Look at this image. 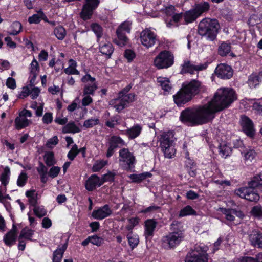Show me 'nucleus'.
Instances as JSON below:
<instances>
[{
  "instance_id": "58836bf2",
  "label": "nucleus",
  "mask_w": 262,
  "mask_h": 262,
  "mask_svg": "<svg viewBox=\"0 0 262 262\" xmlns=\"http://www.w3.org/2000/svg\"><path fill=\"white\" fill-rule=\"evenodd\" d=\"M231 147L226 143L223 142L220 144L219 146V152L222 157L226 158L231 154Z\"/></svg>"
},
{
  "instance_id": "f03ea898",
  "label": "nucleus",
  "mask_w": 262,
  "mask_h": 262,
  "mask_svg": "<svg viewBox=\"0 0 262 262\" xmlns=\"http://www.w3.org/2000/svg\"><path fill=\"white\" fill-rule=\"evenodd\" d=\"M181 223L174 221L170 225L171 232L162 237L161 242L165 249H171L179 245L184 238L183 231L180 229Z\"/></svg>"
},
{
  "instance_id": "1a4fd4ad",
  "label": "nucleus",
  "mask_w": 262,
  "mask_h": 262,
  "mask_svg": "<svg viewBox=\"0 0 262 262\" xmlns=\"http://www.w3.org/2000/svg\"><path fill=\"white\" fill-rule=\"evenodd\" d=\"M135 158L127 148H122L119 151V161L123 169L129 170L134 167Z\"/></svg>"
},
{
  "instance_id": "13d9d810",
  "label": "nucleus",
  "mask_w": 262,
  "mask_h": 262,
  "mask_svg": "<svg viewBox=\"0 0 262 262\" xmlns=\"http://www.w3.org/2000/svg\"><path fill=\"white\" fill-rule=\"evenodd\" d=\"M53 121L52 113L50 112L46 113L42 117V122L44 124H49Z\"/></svg>"
},
{
  "instance_id": "bf43d9fd",
  "label": "nucleus",
  "mask_w": 262,
  "mask_h": 262,
  "mask_svg": "<svg viewBox=\"0 0 262 262\" xmlns=\"http://www.w3.org/2000/svg\"><path fill=\"white\" fill-rule=\"evenodd\" d=\"M124 56L128 62H130L136 57V54L134 53L133 50H125Z\"/></svg>"
},
{
  "instance_id": "e433bc0d",
  "label": "nucleus",
  "mask_w": 262,
  "mask_h": 262,
  "mask_svg": "<svg viewBox=\"0 0 262 262\" xmlns=\"http://www.w3.org/2000/svg\"><path fill=\"white\" fill-rule=\"evenodd\" d=\"M91 28L98 39L102 36L103 29L100 25L97 23H93L91 25Z\"/></svg>"
},
{
  "instance_id": "864d4df0",
  "label": "nucleus",
  "mask_w": 262,
  "mask_h": 262,
  "mask_svg": "<svg viewBox=\"0 0 262 262\" xmlns=\"http://www.w3.org/2000/svg\"><path fill=\"white\" fill-rule=\"evenodd\" d=\"M79 152L77 146L75 144L68 152L67 156L70 160H73Z\"/></svg>"
},
{
  "instance_id": "79ce46f5",
  "label": "nucleus",
  "mask_w": 262,
  "mask_h": 262,
  "mask_svg": "<svg viewBox=\"0 0 262 262\" xmlns=\"http://www.w3.org/2000/svg\"><path fill=\"white\" fill-rule=\"evenodd\" d=\"M44 159L46 164L48 166H53L56 163L54 159V155L53 152H48L45 154L44 156Z\"/></svg>"
},
{
  "instance_id": "e2e57ef3",
  "label": "nucleus",
  "mask_w": 262,
  "mask_h": 262,
  "mask_svg": "<svg viewBox=\"0 0 262 262\" xmlns=\"http://www.w3.org/2000/svg\"><path fill=\"white\" fill-rule=\"evenodd\" d=\"M160 209V207L159 206L156 205H151L148 207L146 208L145 209L142 211V212L146 213H153L156 211H159Z\"/></svg>"
},
{
  "instance_id": "6e6552de",
  "label": "nucleus",
  "mask_w": 262,
  "mask_h": 262,
  "mask_svg": "<svg viewBox=\"0 0 262 262\" xmlns=\"http://www.w3.org/2000/svg\"><path fill=\"white\" fill-rule=\"evenodd\" d=\"M135 95L133 93L128 94L126 96H119L116 99H112L109 105L116 109L118 112H121L125 107L129 106L130 103L135 100Z\"/></svg>"
},
{
  "instance_id": "2f4dec72",
  "label": "nucleus",
  "mask_w": 262,
  "mask_h": 262,
  "mask_svg": "<svg viewBox=\"0 0 262 262\" xmlns=\"http://www.w3.org/2000/svg\"><path fill=\"white\" fill-rule=\"evenodd\" d=\"M67 248V244L66 243L61 247L58 248L54 252L53 262H60Z\"/></svg>"
},
{
  "instance_id": "49530a36",
  "label": "nucleus",
  "mask_w": 262,
  "mask_h": 262,
  "mask_svg": "<svg viewBox=\"0 0 262 262\" xmlns=\"http://www.w3.org/2000/svg\"><path fill=\"white\" fill-rule=\"evenodd\" d=\"M99 119L98 118H91L85 120L83 126L85 128H92L99 124Z\"/></svg>"
},
{
  "instance_id": "4d7b16f0",
  "label": "nucleus",
  "mask_w": 262,
  "mask_h": 262,
  "mask_svg": "<svg viewBox=\"0 0 262 262\" xmlns=\"http://www.w3.org/2000/svg\"><path fill=\"white\" fill-rule=\"evenodd\" d=\"M60 171V168L58 166H53L50 169L48 174L52 178L56 177Z\"/></svg>"
},
{
  "instance_id": "c85d7f7f",
  "label": "nucleus",
  "mask_w": 262,
  "mask_h": 262,
  "mask_svg": "<svg viewBox=\"0 0 262 262\" xmlns=\"http://www.w3.org/2000/svg\"><path fill=\"white\" fill-rule=\"evenodd\" d=\"M262 174L254 176L252 179L248 182L249 187L252 189L257 188L262 191Z\"/></svg>"
},
{
  "instance_id": "39448f33",
  "label": "nucleus",
  "mask_w": 262,
  "mask_h": 262,
  "mask_svg": "<svg viewBox=\"0 0 262 262\" xmlns=\"http://www.w3.org/2000/svg\"><path fill=\"white\" fill-rule=\"evenodd\" d=\"M100 3V0H84L79 13L80 18L85 21L91 19Z\"/></svg>"
},
{
  "instance_id": "bb28decb",
  "label": "nucleus",
  "mask_w": 262,
  "mask_h": 262,
  "mask_svg": "<svg viewBox=\"0 0 262 262\" xmlns=\"http://www.w3.org/2000/svg\"><path fill=\"white\" fill-rule=\"evenodd\" d=\"M142 130V126L138 124H135L131 128L125 130V134L129 139H133L138 137Z\"/></svg>"
},
{
  "instance_id": "5701e85b",
  "label": "nucleus",
  "mask_w": 262,
  "mask_h": 262,
  "mask_svg": "<svg viewBox=\"0 0 262 262\" xmlns=\"http://www.w3.org/2000/svg\"><path fill=\"white\" fill-rule=\"evenodd\" d=\"M222 213L225 215L227 221L232 222L235 220L234 215L239 218H243L244 216L243 213L240 210H237L235 209L222 208Z\"/></svg>"
},
{
  "instance_id": "4be33fe9",
  "label": "nucleus",
  "mask_w": 262,
  "mask_h": 262,
  "mask_svg": "<svg viewBox=\"0 0 262 262\" xmlns=\"http://www.w3.org/2000/svg\"><path fill=\"white\" fill-rule=\"evenodd\" d=\"M210 8L209 3L204 1L195 3L192 7L199 17H200L203 14L207 13L210 10Z\"/></svg>"
},
{
  "instance_id": "20e7f679",
  "label": "nucleus",
  "mask_w": 262,
  "mask_h": 262,
  "mask_svg": "<svg viewBox=\"0 0 262 262\" xmlns=\"http://www.w3.org/2000/svg\"><path fill=\"white\" fill-rule=\"evenodd\" d=\"M131 30V23L124 21L121 24L116 30L117 38L114 39V42L119 47H123L129 42V39L126 36V33H129Z\"/></svg>"
},
{
  "instance_id": "412c9836",
  "label": "nucleus",
  "mask_w": 262,
  "mask_h": 262,
  "mask_svg": "<svg viewBox=\"0 0 262 262\" xmlns=\"http://www.w3.org/2000/svg\"><path fill=\"white\" fill-rule=\"evenodd\" d=\"M112 213V211L108 205L106 204L97 210H94L92 213V216L97 220H102L109 216Z\"/></svg>"
},
{
  "instance_id": "f3484780",
  "label": "nucleus",
  "mask_w": 262,
  "mask_h": 262,
  "mask_svg": "<svg viewBox=\"0 0 262 262\" xmlns=\"http://www.w3.org/2000/svg\"><path fill=\"white\" fill-rule=\"evenodd\" d=\"M241 125L243 132L249 137L254 136L255 130L252 121L246 116H241Z\"/></svg>"
},
{
  "instance_id": "72a5a7b5",
  "label": "nucleus",
  "mask_w": 262,
  "mask_h": 262,
  "mask_svg": "<svg viewBox=\"0 0 262 262\" xmlns=\"http://www.w3.org/2000/svg\"><path fill=\"white\" fill-rule=\"evenodd\" d=\"M127 238L128 244L132 249L136 247L139 243V238L137 234H134L133 232H129L127 234Z\"/></svg>"
},
{
  "instance_id": "a878e982",
  "label": "nucleus",
  "mask_w": 262,
  "mask_h": 262,
  "mask_svg": "<svg viewBox=\"0 0 262 262\" xmlns=\"http://www.w3.org/2000/svg\"><path fill=\"white\" fill-rule=\"evenodd\" d=\"M38 70L39 67L38 62L35 59H34L32 61L30 67V84L31 86H33L34 84L36 76L38 73Z\"/></svg>"
},
{
  "instance_id": "0eeeda50",
  "label": "nucleus",
  "mask_w": 262,
  "mask_h": 262,
  "mask_svg": "<svg viewBox=\"0 0 262 262\" xmlns=\"http://www.w3.org/2000/svg\"><path fill=\"white\" fill-rule=\"evenodd\" d=\"M207 247L196 245L194 249L187 254L185 262H208Z\"/></svg>"
},
{
  "instance_id": "0e129e2a",
  "label": "nucleus",
  "mask_w": 262,
  "mask_h": 262,
  "mask_svg": "<svg viewBox=\"0 0 262 262\" xmlns=\"http://www.w3.org/2000/svg\"><path fill=\"white\" fill-rule=\"evenodd\" d=\"M251 212L255 216H262V207L260 206H256L253 207Z\"/></svg>"
},
{
  "instance_id": "6e6d98bb",
  "label": "nucleus",
  "mask_w": 262,
  "mask_h": 262,
  "mask_svg": "<svg viewBox=\"0 0 262 262\" xmlns=\"http://www.w3.org/2000/svg\"><path fill=\"white\" fill-rule=\"evenodd\" d=\"M184 18L183 13L181 12L180 13H175L172 16L170 20V23L173 22L174 24H177L178 26V24L182 20V18Z\"/></svg>"
},
{
  "instance_id": "dca6fc26",
  "label": "nucleus",
  "mask_w": 262,
  "mask_h": 262,
  "mask_svg": "<svg viewBox=\"0 0 262 262\" xmlns=\"http://www.w3.org/2000/svg\"><path fill=\"white\" fill-rule=\"evenodd\" d=\"M192 98V97L185 91L183 86H182L181 89L178 92L177 94L173 96L174 101L178 106H181L182 104L187 103L190 101Z\"/></svg>"
},
{
  "instance_id": "a19ab883",
  "label": "nucleus",
  "mask_w": 262,
  "mask_h": 262,
  "mask_svg": "<svg viewBox=\"0 0 262 262\" xmlns=\"http://www.w3.org/2000/svg\"><path fill=\"white\" fill-rule=\"evenodd\" d=\"M97 86L96 83L92 84H86L83 88V93L84 95H94L95 91L97 90Z\"/></svg>"
},
{
  "instance_id": "5fc2aeb1",
  "label": "nucleus",
  "mask_w": 262,
  "mask_h": 262,
  "mask_svg": "<svg viewBox=\"0 0 262 262\" xmlns=\"http://www.w3.org/2000/svg\"><path fill=\"white\" fill-rule=\"evenodd\" d=\"M176 10V9L174 6L169 5L168 6L165 7L162 11L166 16H172L175 13Z\"/></svg>"
},
{
  "instance_id": "8fccbe9b",
  "label": "nucleus",
  "mask_w": 262,
  "mask_h": 262,
  "mask_svg": "<svg viewBox=\"0 0 262 262\" xmlns=\"http://www.w3.org/2000/svg\"><path fill=\"white\" fill-rule=\"evenodd\" d=\"M34 231L30 229H23L19 236L20 239L24 238L26 239L31 240V238L33 235Z\"/></svg>"
},
{
  "instance_id": "a211bd4d",
  "label": "nucleus",
  "mask_w": 262,
  "mask_h": 262,
  "mask_svg": "<svg viewBox=\"0 0 262 262\" xmlns=\"http://www.w3.org/2000/svg\"><path fill=\"white\" fill-rule=\"evenodd\" d=\"M157 225V222L154 219H148L145 222L144 236L146 241L151 239Z\"/></svg>"
},
{
  "instance_id": "69168bd1",
  "label": "nucleus",
  "mask_w": 262,
  "mask_h": 262,
  "mask_svg": "<svg viewBox=\"0 0 262 262\" xmlns=\"http://www.w3.org/2000/svg\"><path fill=\"white\" fill-rule=\"evenodd\" d=\"M6 84L11 89H14L16 87L15 80L12 77H9L6 81Z\"/></svg>"
},
{
  "instance_id": "f704fd0d",
  "label": "nucleus",
  "mask_w": 262,
  "mask_h": 262,
  "mask_svg": "<svg viewBox=\"0 0 262 262\" xmlns=\"http://www.w3.org/2000/svg\"><path fill=\"white\" fill-rule=\"evenodd\" d=\"M80 130L76 125L74 122H70L67 123L62 128L63 133H77L80 132Z\"/></svg>"
},
{
  "instance_id": "473e14b6",
  "label": "nucleus",
  "mask_w": 262,
  "mask_h": 262,
  "mask_svg": "<svg viewBox=\"0 0 262 262\" xmlns=\"http://www.w3.org/2000/svg\"><path fill=\"white\" fill-rule=\"evenodd\" d=\"M29 120L26 118L19 116L15 120L16 128L18 130L21 129L28 126L29 124Z\"/></svg>"
},
{
  "instance_id": "37998d69",
  "label": "nucleus",
  "mask_w": 262,
  "mask_h": 262,
  "mask_svg": "<svg viewBox=\"0 0 262 262\" xmlns=\"http://www.w3.org/2000/svg\"><path fill=\"white\" fill-rule=\"evenodd\" d=\"M196 214L195 211L190 206H187L181 210L179 216L183 217L189 215Z\"/></svg>"
},
{
  "instance_id": "338daca9",
  "label": "nucleus",
  "mask_w": 262,
  "mask_h": 262,
  "mask_svg": "<svg viewBox=\"0 0 262 262\" xmlns=\"http://www.w3.org/2000/svg\"><path fill=\"white\" fill-rule=\"evenodd\" d=\"M256 152L253 150H249L244 154L245 159L246 160H252L254 158Z\"/></svg>"
},
{
  "instance_id": "2eb2a0df",
  "label": "nucleus",
  "mask_w": 262,
  "mask_h": 262,
  "mask_svg": "<svg viewBox=\"0 0 262 262\" xmlns=\"http://www.w3.org/2000/svg\"><path fill=\"white\" fill-rule=\"evenodd\" d=\"M181 66V74L187 73L193 74L195 71H201L205 69L207 67V64L204 63L199 65H193L191 63L190 61L186 60L184 61V63Z\"/></svg>"
},
{
  "instance_id": "a18cd8bd",
  "label": "nucleus",
  "mask_w": 262,
  "mask_h": 262,
  "mask_svg": "<svg viewBox=\"0 0 262 262\" xmlns=\"http://www.w3.org/2000/svg\"><path fill=\"white\" fill-rule=\"evenodd\" d=\"M33 211L34 214L38 217H42L47 214V211L42 206H35Z\"/></svg>"
},
{
  "instance_id": "ddd939ff",
  "label": "nucleus",
  "mask_w": 262,
  "mask_h": 262,
  "mask_svg": "<svg viewBox=\"0 0 262 262\" xmlns=\"http://www.w3.org/2000/svg\"><path fill=\"white\" fill-rule=\"evenodd\" d=\"M235 193L241 198L251 202H257L259 199L258 194L249 187H242L235 190Z\"/></svg>"
},
{
  "instance_id": "de8ad7c7",
  "label": "nucleus",
  "mask_w": 262,
  "mask_h": 262,
  "mask_svg": "<svg viewBox=\"0 0 262 262\" xmlns=\"http://www.w3.org/2000/svg\"><path fill=\"white\" fill-rule=\"evenodd\" d=\"M259 78L258 76L253 74L250 76L248 79V83L250 88H255L256 85L259 84Z\"/></svg>"
},
{
  "instance_id": "393cba45",
  "label": "nucleus",
  "mask_w": 262,
  "mask_h": 262,
  "mask_svg": "<svg viewBox=\"0 0 262 262\" xmlns=\"http://www.w3.org/2000/svg\"><path fill=\"white\" fill-rule=\"evenodd\" d=\"M173 133L172 132L164 133L160 138L161 147H165V146L173 144Z\"/></svg>"
},
{
  "instance_id": "7ed1b4c3",
  "label": "nucleus",
  "mask_w": 262,
  "mask_h": 262,
  "mask_svg": "<svg viewBox=\"0 0 262 262\" xmlns=\"http://www.w3.org/2000/svg\"><path fill=\"white\" fill-rule=\"evenodd\" d=\"M220 29V25L217 19L205 18L199 23L198 32L206 39L213 41L216 38Z\"/></svg>"
},
{
  "instance_id": "9d476101",
  "label": "nucleus",
  "mask_w": 262,
  "mask_h": 262,
  "mask_svg": "<svg viewBox=\"0 0 262 262\" xmlns=\"http://www.w3.org/2000/svg\"><path fill=\"white\" fill-rule=\"evenodd\" d=\"M113 179V176L111 174H105L102 179H100L96 174L92 175L85 182V189L92 191L97 186H101L105 181H111Z\"/></svg>"
},
{
  "instance_id": "052dcab7",
  "label": "nucleus",
  "mask_w": 262,
  "mask_h": 262,
  "mask_svg": "<svg viewBox=\"0 0 262 262\" xmlns=\"http://www.w3.org/2000/svg\"><path fill=\"white\" fill-rule=\"evenodd\" d=\"M90 243L93 244V245L99 246L103 243V239L101 237H99L97 236H93L90 237Z\"/></svg>"
},
{
  "instance_id": "4468645a",
  "label": "nucleus",
  "mask_w": 262,
  "mask_h": 262,
  "mask_svg": "<svg viewBox=\"0 0 262 262\" xmlns=\"http://www.w3.org/2000/svg\"><path fill=\"white\" fill-rule=\"evenodd\" d=\"M216 75L224 79H230L233 76V70L231 67L226 64H220L215 70Z\"/></svg>"
},
{
  "instance_id": "cd10ccee",
  "label": "nucleus",
  "mask_w": 262,
  "mask_h": 262,
  "mask_svg": "<svg viewBox=\"0 0 262 262\" xmlns=\"http://www.w3.org/2000/svg\"><path fill=\"white\" fill-rule=\"evenodd\" d=\"M183 15L186 25L194 22L199 17L192 8L183 13Z\"/></svg>"
},
{
  "instance_id": "3c124183",
  "label": "nucleus",
  "mask_w": 262,
  "mask_h": 262,
  "mask_svg": "<svg viewBox=\"0 0 262 262\" xmlns=\"http://www.w3.org/2000/svg\"><path fill=\"white\" fill-rule=\"evenodd\" d=\"M28 180V176L26 172H22L19 175L17 181V185L19 187H23L26 184Z\"/></svg>"
},
{
  "instance_id": "ea45409f",
  "label": "nucleus",
  "mask_w": 262,
  "mask_h": 262,
  "mask_svg": "<svg viewBox=\"0 0 262 262\" xmlns=\"http://www.w3.org/2000/svg\"><path fill=\"white\" fill-rule=\"evenodd\" d=\"M165 157L172 158L176 154V150L173 144L165 146V147H161Z\"/></svg>"
},
{
  "instance_id": "680f3d73",
  "label": "nucleus",
  "mask_w": 262,
  "mask_h": 262,
  "mask_svg": "<svg viewBox=\"0 0 262 262\" xmlns=\"http://www.w3.org/2000/svg\"><path fill=\"white\" fill-rule=\"evenodd\" d=\"M58 141L59 140L57 136H55L48 140L46 143V146L49 148H52L53 146L58 144Z\"/></svg>"
},
{
  "instance_id": "09e8293b",
  "label": "nucleus",
  "mask_w": 262,
  "mask_h": 262,
  "mask_svg": "<svg viewBox=\"0 0 262 262\" xmlns=\"http://www.w3.org/2000/svg\"><path fill=\"white\" fill-rule=\"evenodd\" d=\"M40 10L37 11V13L33 14L32 16H29L28 19V22L30 24H38L40 23Z\"/></svg>"
},
{
  "instance_id": "7c9ffc66",
  "label": "nucleus",
  "mask_w": 262,
  "mask_h": 262,
  "mask_svg": "<svg viewBox=\"0 0 262 262\" xmlns=\"http://www.w3.org/2000/svg\"><path fill=\"white\" fill-rule=\"evenodd\" d=\"M157 82L159 83L165 94L168 93L171 90V85L167 78L159 77L157 78Z\"/></svg>"
},
{
  "instance_id": "c756f323",
  "label": "nucleus",
  "mask_w": 262,
  "mask_h": 262,
  "mask_svg": "<svg viewBox=\"0 0 262 262\" xmlns=\"http://www.w3.org/2000/svg\"><path fill=\"white\" fill-rule=\"evenodd\" d=\"M177 45L175 41H169L165 39L158 41V47L155 49H171L177 48Z\"/></svg>"
},
{
  "instance_id": "f257e3e1",
  "label": "nucleus",
  "mask_w": 262,
  "mask_h": 262,
  "mask_svg": "<svg viewBox=\"0 0 262 262\" xmlns=\"http://www.w3.org/2000/svg\"><path fill=\"white\" fill-rule=\"evenodd\" d=\"M236 99V93L232 89L221 88L207 103L183 111L180 119L191 126L207 123L213 119L216 113L228 108Z\"/></svg>"
},
{
  "instance_id": "774afa93",
  "label": "nucleus",
  "mask_w": 262,
  "mask_h": 262,
  "mask_svg": "<svg viewBox=\"0 0 262 262\" xmlns=\"http://www.w3.org/2000/svg\"><path fill=\"white\" fill-rule=\"evenodd\" d=\"M253 108L258 114L262 115V104L260 102L254 103Z\"/></svg>"
},
{
  "instance_id": "6ab92c4d",
  "label": "nucleus",
  "mask_w": 262,
  "mask_h": 262,
  "mask_svg": "<svg viewBox=\"0 0 262 262\" xmlns=\"http://www.w3.org/2000/svg\"><path fill=\"white\" fill-rule=\"evenodd\" d=\"M108 144L109 147L106 153V156L110 157L114 153L115 149L119 147V145H123L124 142L120 137L113 136L110 139Z\"/></svg>"
},
{
  "instance_id": "9b49d317",
  "label": "nucleus",
  "mask_w": 262,
  "mask_h": 262,
  "mask_svg": "<svg viewBox=\"0 0 262 262\" xmlns=\"http://www.w3.org/2000/svg\"><path fill=\"white\" fill-rule=\"evenodd\" d=\"M140 41L145 47L151 48L158 41L157 35L149 28H146L140 33Z\"/></svg>"
},
{
  "instance_id": "f8f14e48",
  "label": "nucleus",
  "mask_w": 262,
  "mask_h": 262,
  "mask_svg": "<svg viewBox=\"0 0 262 262\" xmlns=\"http://www.w3.org/2000/svg\"><path fill=\"white\" fill-rule=\"evenodd\" d=\"M183 88L192 98L201 92H204L205 88L199 81L193 80L188 83H184Z\"/></svg>"
},
{
  "instance_id": "423d86ee",
  "label": "nucleus",
  "mask_w": 262,
  "mask_h": 262,
  "mask_svg": "<svg viewBox=\"0 0 262 262\" xmlns=\"http://www.w3.org/2000/svg\"><path fill=\"white\" fill-rule=\"evenodd\" d=\"M174 62L173 54L168 50L161 52L154 60V65L159 69H167Z\"/></svg>"
},
{
  "instance_id": "c9c22d12",
  "label": "nucleus",
  "mask_w": 262,
  "mask_h": 262,
  "mask_svg": "<svg viewBox=\"0 0 262 262\" xmlns=\"http://www.w3.org/2000/svg\"><path fill=\"white\" fill-rule=\"evenodd\" d=\"M22 30V25L18 21H14L10 26V30L9 33L10 35H16Z\"/></svg>"
},
{
  "instance_id": "603ef678",
  "label": "nucleus",
  "mask_w": 262,
  "mask_h": 262,
  "mask_svg": "<svg viewBox=\"0 0 262 262\" xmlns=\"http://www.w3.org/2000/svg\"><path fill=\"white\" fill-rule=\"evenodd\" d=\"M107 163L106 161L100 160L97 161L94 164L92 167L93 172H97L100 171L103 167H104Z\"/></svg>"
},
{
  "instance_id": "c03bdc74",
  "label": "nucleus",
  "mask_w": 262,
  "mask_h": 262,
  "mask_svg": "<svg viewBox=\"0 0 262 262\" xmlns=\"http://www.w3.org/2000/svg\"><path fill=\"white\" fill-rule=\"evenodd\" d=\"M10 174V169L8 167H7L4 169V172L0 177V181L2 182V184L5 186H6L9 182Z\"/></svg>"
},
{
  "instance_id": "aec40b11",
  "label": "nucleus",
  "mask_w": 262,
  "mask_h": 262,
  "mask_svg": "<svg viewBox=\"0 0 262 262\" xmlns=\"http://www.w3.org/2000/svg\"><path fill=\"white\" fill-rule=\"evenodd\" d=\"M248 239L250 244L254 247L262 248V233L254 230L248 234Z\"/></svg>"
},
{
  "instance_id": "4c0bfd02",
  "label": "nucleus",
  "mask_w": 262,
  "mask_h": 262,
  "mask_svg": "<svg viewBox=\"0 0 262 262\" xmlns=\"http://www.w3.org/2000/svg\"><path fill=\"white\" fill-rule=\"evenodd\" d=\"M54 33L59 40H63L67 34V32L62 26L59 25L55 28Z\"/></svg>"
},
{
  "instance_id": "b1692460",
  "label": "nucleus",
  "mask_w": 262,
  "mask_h": 262,
  "mask_svg": "<svg viewBox=\"0 0 262 262\" xmlns=\"http://www.w3.org/2000/svg\"><path fill=\"white\" fill-rule=\"evenodd\" d=\"M17 234V227L13 224L12 228L4 236V241L5 244L8 246H11L16 241Z\"/></svg>"
}]
</instances>
